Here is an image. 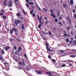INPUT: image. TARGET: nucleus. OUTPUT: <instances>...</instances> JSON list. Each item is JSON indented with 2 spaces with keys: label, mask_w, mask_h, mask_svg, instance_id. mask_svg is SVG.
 Listing matches in <instances>:
<instances>
[{
  "label": "nucleus",
  "mask_w": 76,
  "mask_h": 76,
  "mask_svg": "<svg viewBox=\"0 0 76 76\" xmlns=\"http://www.w3.org/2000/svg\"><path fill=\"white\" fill-rule=\"evenodd\" d=\"M43 10L44 12H47V9L46 8H43Z\"/></svg>",
  "instance_id": "nucleus-12"
},
{
  "label": "nucleus",
  "mask_w": 76,
  "mask_h": 76,
  "mask_svg": "<svg viewBox=\"0 0 76 76\" xmlns=\"http://www.w3.org/2000/svg\"><path fill=\"white\" fill-rule=\"evenodd\" d=\"M26 6L27 7H29V5L28 3L26 4Z\"/></svg>",
  "instance_id": "nucleus-28"
},
{
  "label": "nucleus",
  "mask_w": 76,
  "mask_h": 76,
  "mask_svg": "<svg viewBox=\"0 0 76 76\" xmlns=\"http://www.w3.org/2000/svg\"><path fill=\"white\" fill-rule=\"evenodd\" d=\"M23 12L24 13V15H26V12H25V11L24 10H23Z\"/></svg>",
  "instance_id": "nucleus-34"
},
{
  "label": "nucleus",
  "mask_w": 76,
  "mask_h": 76,
  "mask_svg": "<svg viewBox=\"0 0 76 76\" xmlns=\"http://www.w3.org/2000/svg\"><path fill=\"white\" fill-rule=\"evenodd\" d=\"M70 3L71 5H73V0H70Z\"/></svg>",
  "instance_id": "nucleus-7"
},
{
  "label": "nucleus",
  "mask_w": 76,
  "mask_h": 76,
  "mask_svg": "<svg viewBox=\"0 0 76 76\" xmlns=\"http://www.w3.org/2000/svg\"><path fill=\"white\" fill-rule=\"evenodd\" d=\"M27 70H28V71H29V70H31V69L29 68H27Z\"/></svg>",
  "instance_id": "nucleus-42"
},
{
  "label": "nucleus",
  "mask_w": 76,
  "mask_h": 76,
  "mask_svg": "<svg viewBox=\"0 0 76 76\" xmlns=\"http://www.w3.org/2000/svg\"><path fill=\"white\" fill-rule=\"evenodd\" d=\"M4 10H1V12L2 13H4Z\"/></svg>",
  "instance_id": "nucleus-46"
},
{
  "label": "nucleus",
  "mask_w": 76,
  "mask_h": 76,
  "mask_svg": "<svg viewBox=\"0 0 76 76\" xmlns=\"http://www.w3.org/2000/svg\"><path fill=\"white\" fill-rule=\"evenodd\" d=\"M48 58H51V56L50 55H49Z\"/></svg>",
  "instance_id": "nucleus-61"
},
{
  "label": "nucleus",
  "mask_w": 76,
  "mask_h": 76,
  "mask_svg": "<svg viewBox=\"0 0 76 76\" xmlns=\"http://www.w3.org/2000/svg\"><path fill=\"white\" fill-rule=\"evenodd\" d=\"M73 12H75V9L73 10Z\"/></svg>",
  "instance_id": "nucleus-62"
},
{
  "label": "nucleus",
  "mask_w": 76,
  "mask_h": 76,
  "mask_svg": "<svg viewBox=\"0 0 76 76\" xmlns=\"http://www.w3.org/2000/svg\"><path fill=\"white\" fill-rule=\"evenodd\" d=\"M62 67H65L66 66V64H64L61 65Z\"/></svg>",
  "instance_id": "nucleus-35"
},
{
  "label": "nucleus",
  "mask_w": 76,
  "mask_h": 76,
  "mask_svg": "<svg viewBox=\"0 0 76 76\" xmlns=\"http://www.w3.org/2000/svg\"><path fill=\"white\" fill-rule=\"evenodd\" d=\"M42 16H41L40 17V18H38V20H39V21H41V20H42Z\"/></svg>",
  "instance_id": "nucleus-10"
},
{
  "label": "nucleus",
  "mask_w": 76,
  "mask_h": 76,
  "mask_svg": "<svg viewBox=\"0 0 76 76\" xmlns=\"http://www.w3.org/2000/svg\"><path fill=\"white\" fill-rule=\"evenodd\" d=\"M9 49V47H6L5 50H7L8 49Z\"/></svg>",
  "instance_id": "nucleus-23"
},
{
  "label": "nucleus",
  "mask_w": 76,
  "mask_h": 76,
  "mask_svg": "<svg viewBox=\"0 0 76 76\" xmlns=\"http://www.w3.org/2000/svg\"><path fill=\"white\" fill-rule=\"evenodd\" d=\"M26 2L27 3H29V0H26Z\"/></svg>",
  "instance_id": "nucleus-48"
},
{
  "label": "nucleus",
  "mask_w": 76,
  "mask_h": 76,
  "mask_svg": "<svg viewBox=\"0 0 76 76\" xmlns=\"http://www.w3.org/2000/svg\"><path fill=\"white\" fill-rule=\"evenodd\" d=\"M19 64H21V65H23V64L20 62H19Z\"/></svg>",
  "instance_id": "nucleus-40"
},
{
  "label": "nucleus",
  "mask_w": 76,
  "mask_h": 76,
  "mask_svg": "<svg viewBox=\"0 0 76 76\" xmlns=\"http://www.w3.org/2000/svg\"><path fill=\"white\" fill-rule=\"evenodd\" d=\"M15 54L16 55H19V51H17L15 52Z\"/></svg>",
  "instance_id": "nucleus-11"
},
{
  "label": "nucleus",
  "mask_w": 76,
  "mask_h": 76,
  "mask_svg": "<svg viewBox=\"0 0 76 76\" xmlns=\"http://www.w3.org/2000/svg\"><path fill=\"white\" fill-rule=\"evenodd\" d=\"M59 24H60V25H62V23H61L60 22H59L58 23Z\"/></svg>",
  "instance_id": "nucleus-57"
},
{
  "label": "nucleus",
  "mask_w": 76,
  "mask_h": 76,
  "mask_svg": "<svg viewBox=\"0 0 76 76\" xmlns=\"http://www.w3.org/2000/svg\"><path fill=\"white\" fill-rule=\"evenodd\" d=\"M36 72L37 73H38V74H39V75H41V74H42V72H41V71H38L37 70H36Z\"/></svg>",
  "instance_id": "nucleus-4"
},
{
  "label": "nucleus",
  "mask_w": 76,
  "mask_h": 76,
  "mask_svg": "<svg viewBox=\"0 0 76 76\" xmlns=\"http://www.w3.org/2000/svg\"><path fill=\"white\" fill-rule=\"evenodd\" d=\"M3 63L5 65L7 70H9V64L6 61H4Z\"/></svg>",
  "instance_id": "nucleus-1"
},
{
  "label": "nucleus",
  "mask_w": 76,
  "mask_h": 76,
  "mask_svg": "<svg viewBox=\"0 0 76 76\" xmlns=\"http://www.w3.org/2000/svg\"><path fill=\"white\" fill-rule=\"evenodd\" d=\"M67 29L68 30H70V27L69 26L67 27Z\"/></svg>",
  "instance_id": "nucleus-56"
},
{
  "label": "nucleus",
  "mask_w": 76,
  "mask_h": 76,
  "mask_svg": "<svg viewBox=\"0 0 76 76\" xmlns=\"http://www.w3.org/2000/svg\"><path fill=\"white\" fill-rule=\"evenodd\" d=\"M52 60L53 62H54V63H55L56 62V60L54 59H52Z\"/></svg>",
  "instance_id": "nucleus-38"
},
{
  "label": "nucleus",
  "mask_w": 76,
  "mask_h": 76,
  "mask_svg": "<svg viewBox=\"0 0 76 76\" xmlns=\"http://www.w3.org/2000/svg\"><path fill=\"white\" fill-rule=\"evenodd\" d=\"M15 61H16L18 62V59H15Z\"/></svg>",
  "instance_id": "nucleus-55"
},
{
  "label": "nucleus",
  "mask_w": 76,
  "mask_h": 76,
  "mask_svg": "<svg viewBox=\"0 0 76 76\" xmlns=\"http://www.w3.org/2000/svg\"><path fill=\"white\" fill-rule=\"evenodd\" d=\"M37 8L38 9V10H41V11H42V10H41V8H39V6H37Z\"/></svg>",
  "instance_id": "nucleus-17"
},
{
  "label": "nucleus",
  "mask_w": 76,
  "mask_h": 76,
  "mask_svg": "<svg viewBox=\"0 0 76 76\" xmlns=\"http://www.w3.org/2000/svg\"><path fill=\"white\" fill-rule=\"evenodd\" d=\"M18 0H15V3L16 4V6H17L18 5L17 4V3H18Z\"/></svg>",
  "instance_id": "nucleus-19"
},
{
  "label": "nucleus",
  "mask_w": 76,
  "mask_h": 76,
  "mask_svg": "<svg viewBox=\"0 0 76 76\" xmlns=\"http://www.w3.org/2000/svg\"><path fill=\"white\" fill-rule=\"evenodd\" d=\"M46 48L47 50H48V49H49V48L48 47V46H46Z\"/></svg>",
  "instance_id": "nucleus-44"
},
{
  "label": "nucleus",
  "mask_w": 76,
  "mask_h": 76,
  "mask_svg": "<svg viewBox=\"0 0 76 76\" xmlns=\"http://www.w3.org/2000/svg\"><path fill=\"white\" fill-rule=\"evenodd\" d=\"M67 19L68 20V21L69 22H70V23H72V22L71 21V20H70V19L69 18V17H67Z\"/></svg>",
  "instance_id": "nucleus-6"
},
{
  "label": "nucleus",
  "mask_w": 76,
  "mask_h": 76,
  "mask_svg": "<svg viewBox=\"0 0 76 76\" xmlns=\"http://www.w3.org/2000/svg\"><path fill=\"white\" fill-rule=\"evenodd\" d=\"M70 57H72V58H74L76 57V55H70Z\"/></svg>",
  "instance_id": "nucleus-8"
},
{
  "label": "nucleus",
  "mask_w": 76,
  "mask_h": 76,
  "mask_svg": "<svg viewBox=\"0 0 76 76\" xmlns=\"http://www.w3.org/2000/svg\"><path fill=\"white\" fill-rule=\"evenodd\" d=\"M44 19H47V18L46 17H45L44 18Z\"/></svg>",
  "instance_id": "nucleus-63"
},
{
  "label": "nucleus",
  "mask_w": 76,
  "mask_h": 76,
  "mask_svg": "<svg viewBox=\"0 0 76 76\" xmlns=\"http://www.w3.org/2000/svg\"><path fill=\"white\" fill-rule=\"evenodd\" d=\"M41 24H39L38 26L39 28H41Z\"/></svg>",
  "instance_id": "nucleus-33"
},
{
  "label": "nucleus",
  "mask_w": 76,
  "mask_h": 76,
  "mask_svg": "<svg viewBox=\"0 0 76 76\" xmlns=\"http://www.w3.org/2000/svg\"><path fill=\"white\" fill-rule=\"evenodd\" d=\"M66 41L67 42H69V39H66Z\"/></svg>",
  "instance_id": "nucleus-27"
},
{
  "label": "nucleus",
  "mask_w": 76,
  "mask_h": 76,
  "mask_svg": "<svg viewBox=\"0 0 76 76\" xmlns=\"http://www.w3.org/2000/svg\"><path fill=\"white\" fill-rule=\"evenodd\" d=\"M3 17L4 19H6V16H4V15Z\"/></svg>",
  "instance_id": "nucleus-49"
},
{
  "label": "nucleus",
  "mask_w": 76,
  "mask_h": 76,
  "mask_svg": "<svg viewBox=\"0 0 76 76\" xmlns=\"http://www.w3.org/2000/svg\"><path fill=\"white\" fill-rule=\"evenodd\" d=\"M48 50L49 51H50V52H52V51H53V50L50 49V48H49Z\"/></svg>",
  "instance_id": "nucleus-26"
},
{
  "label": "nucleus",
  "mask_w": 76,
  "mask_h": 76,
  "mask_svg": "<svg viewBox=\"0 0 76 76\" xmlns=\"http://www.w3.org/2000/svg\"><path fill=\"white\" fill-rule=\"evenodd\" d=\"M72 51H76V50L75 49H72Z\"/></svg>",
  "instance_id": "nucleus-41"
},
{
  "label": "nucleus",
  "mask_w": 76,
  "mask_h": 76,
  "mask_svg": "<svg viewBox=\"0 0 76 76\" xmlns=\"http://www.w3.org/2000/svg\"><path fill=\"white\" fill-rule=\"evenodd\" d=\"M71 35H73V32H72V31H71Z\"/></svg>",
  "instance_id": "nucleus-59"
},
{
  "label": "nucleus",
  "mask_w": 76,
  "mask_h": 76,
  "mask_svg": "<svg viewBox=\"0 0 76 76\" xmlns=\"http://www.w3.org/2000/svg\"><path fill=\"white\" fill-rule=\"evenodd\" d=\"M0 15H4V13H0Z\"/></svg>",
  "instance_id": "nucleus-52"
},
{
  "label": "nucleus",
  "mask_w": 76,
  "mask_h": 76,
  "mask_svg": "<svg viewBox=\"0 0 76 76\" xmlns=\"http://www.w3.org/2000/svg\"><path fill=\"white\" fill-rule=\"evenodd\" d=\"M22 49V48H21V47H19L18 48V51H20V50H21V49Z\"/></svg>",
  "instance_id": "nucleus-24"
},
{
  "label": "nucleus",
  "mask_w": 76,
  "mask_h": 76,
  "mask_svg": "<svg viewBox=\"0 0 76 76\" xmlns=\"http://www.w3.org/2000/svg\"><path fill=\"white\" fill-rule=\"evenodd\" d=\"M50 11L51 13H53V11L52 10H50Z\"/></svg>",
  "instance_id": "nucleus-47"
},
{
  "label": "nucleus",
  "mask_w": 76,
  "mask_h": 76,
  "mask_svg": "<svg viewBox=\"0 0 76 76\" xmlns=\"http://www.w3.org/2000/svg\"><path fill=\"white\" fill-rule=\"evenodd\" d=\"M33 12H34V10H33L30 12V13H31V15H32V13H33Z\"/></svg>",
  "instance_id": "nucleus-30"
},
{
  "label": "nucleus",
  "mask_w": 76,
  "mask_h": 76,
  "mask_svg": "<svg viewBox=\"0 0 76 76\" xmlns=\"http://www.w3.org/2000/svg\"><path fill=\"white\" fill-rule=\"evenodd\" d=\"M29 4H34V3L32 2H30L29 3Z\"/></svg>",
  "instance_id": "nucleus-29"
},
{
  "label": "nucleus",
  "mask_w": 76,
  "mask_h": 76,
  "mask_svg": "<svg viewBox=\"0 0 76 76\" xmlns=\"http://www.w3.org/2000/svg\"><path fill=\"white\" fill-rule=\"evenodd\" d=\"M64 35L65 36V37H66V36H67V34L65 33V34H64Z\"/></svg>",
  "instance_id": "nucleus-45"
},
{
  "label": "nucleus",
  "mask_w": 76,
  "mask_h": 76,
  "mask_svg": "<svg viewBox=\"0 0 76 76\" xmlns=\"http://www.w3.org/2000/svg\"><path fill=\"white\" fill-rule=\"evenodd\" d=\"M1 53L2 54H4V50H1Z\"/></svg>",
  "instance_id": "nucleus-13"
},
{
  "label": "nucleus",
  "mask_w": 76,
  "mask_h": 76,
  "mask_svg": "<svg viewBox=\"0 0 76 76\" xmlns=\"http://www.w3.org/2000/svg\"><path fill=\"white\" fill-rule=\"evenodd\" d=\"M14 50H16L17 49V48H16V46H15L14 47Z\"/></svg>",
  "instance_id": "nucleus-37"
},
{
  "label": "nucleus",
  "mask_w": 76,
  "mask_h": 76,
  "mask_svg": "<svg viewBox=\"0 0 76 76\" xmlns=\"http://www.w3.org/2000/svg\"><path fill=\"white\" fill-rule=\"evenodd\" d=\"M62 17L61 16H60L59 18V19H61Z\"/></svg>",
  "instance_id": "nucleus-53"
},
{
  "label": "nucleus",
  "mask_w": 76,
  "mask_h": 76,
  "mask_svg": "<svg viewBox=\"0 0 76 76\" xmlns=\"http://www.w3.org/2000/svg\"><path fill=\"white\" fill-rule=\"evenodd\" d=\"M55 20L56 22H58V20L57 19V18H55Z\"/></svg>",
  "instance_id": "nucleus-31"
},
{
  "label": "nucleus",
  "mask_w": 76,
  "mask_h": 76,
  "mask_svg": "<svg viewBox=\"0 0 76 76\" xmlns=\"http://www.w3.org/2000/svg\"><path fill=\"white\" fill-rule=\"evenodd\" d=\"M74 16V18H75V19H76V15H75Z\"/></svg>",
  "instance_id": "nucleus-60"
},
{
  "label": "nucleus",
  "mask_w": 76,
  "mask_h": 76,
  "mask_svg": "<svg viewBox=\"0 0 76 76\" xmlns=\"http://www.w3.org/2000/svg\"><path fill=\"white\" fill-rule=\"evenodd\" d=\"M12 1H10L9 2V6H10V7H11V6H12Z\"/></svg>",
  "instance_id": "nucleus-2"
},
{
  "label": "nucleus",
  "mask_w": 76,
  "mask_h": 76,
  "mask_svg": "<svg viewBox=\"0 0 76 76\" xmlns=\"http://www.w3.org/2000/svg\"><path fill=\"white\" fill-rule=\"evenodd\" d=\"M73 42L74 43H76V40H73Z\"/></svg>",
  "instance_id": "nucleus-51"
},
{
  "label": "nucleus",
  "mask_w": 76,
  "mask_h": 76,
  "mask_svg": "<svg viewBox=\"0 0 76 76\" xmlns=\"http://www.w3.org/2000/svg\"><path fill=\"white\" fill-rule=\"evenodd\" d=\"M14 31V30H13V29H12L11 30L10 32V33L11 34H13V31Z\"/></svg>",
  "instance_id": "nucleus-15"
},
{
  "label": "nucleus",
  "mask_w": 76,
  "mask_h": 76,
  "mask_svg": "<svg viewBox=\"0 0 76 76\" xmlns=\"http://www.w3.org/2000/svg\"><path fill=\"white\" fill-rule=\"evenodd\" d=\"M64 62H66V63H70V61H69V60L68 61H64Z\"/></svg>",
  "instance_id": "nucleus-16"
},
{
  "label": "nucleus",
  "mask_w": 76,
  "mask_h": 76,
  "mask_svg": "<svg viewBox=\"0 0 76 76\" xmlns=\"http://www.w3.org/2000/svg\"><path fill=\"white\" fill-rule=\"evenodd\" d=\"M4 6H7V4H6V1L5 0L4 1Z\"/></svg>",
  "instance_id": "nucleus-9"
},
{
  "label": "nucleus",
  "mask_w": 76,
  "mask_h": 76,
  "mask_svg": "<svg viewBox=\"0 0 76 76\" xmlns=\"http://www.w3.org/2000/svg\"><path fill=\"white\" fill-rule=\"evenodd\" d=\"M16 39L17 40H18V41H20V39L18 38H17Z\"/></svg>",
  "instance_id": "nucleus-54"
},
{
  "label": "nucleus",
  "mask_w": 76,
  "mask_h": 76,
  "mask_svg": "<svg viewBox=\"0 0 76 76\" xmlns=\"http://www.w3.org/2000/svg\"><path fill=\"white\" fill-rule=\"evenodd\" d=\"M33 17H35V14L34 13L33 14Z\"/></svg>",
  "instance_id": "nucleus-43"
},
{
  "label": "nucleus",
  "mask_w": 76,
  "mask_h": 76,
  "mask_svg": "<svg viewBox=\"0 0 76 76\" xmlns=\"http://www.w3.org/2000/svg\"><path fill=\"white\" fill-rule=\"evenodd\" d=\"M46 73H47V74H48V75H49L50 76H54V75H53L52 74V73H51V72H46Z\"/></svg>",
  "instance_id": "nucleus-3"
},
{
  "label": "nucleus",
  "mask_w": 76,
  "mask_h": 76,
  "mask_svg": "<svg viewBox=\"0 0 76 76\" xmlns=\"http://www.w3.org/2000/svg\"><path fill=\"white\" fill-rule=\"evenodd\" d=\"M49 35H51V32L49 31Z\"/></svg>",
  "instance_id": "nucleus-36"
},
{
  "label": "nucleus",
  "mask_w": 76,
  "mask_h": 76,
  "mask_svg": "<svg viewBox=\"0 0 76 76\" xmlns=\"http://www.w3.org/2000/svg\"><path fill=\"white\" fill-rule=\"evenodd\" d=\"M39 22L41 24H42V25H43V23H42V22L41 21H39Z\"/></svg>",
  "instance_id": "nucleus-32"
},
{
  "label": "nucleus",
  "mask_w": 76,
  "mask_h": 76,
  "mask_svg": "<svg viewBox=\"0 0 76 76\" xmlns=\"http://www.w3.org/2000/svg\"><path fill=\"white\" fill-rule=\"evenodd\" d=\"M64 6L65 7H66V4H64Z\"/></svg>",
  "instance_id": "nucleus-39"
},
{
  "label": "nucleus",
  "mask_w": 76,
  "mask_h": 76,
  "mask_svg": "<svg viewBox=\"0 0 76 76\" xmlns=\"http://www.w3.org/2000/svg\"><path fill=\"white\" fill-rule=\"evenodd\" d=\"M16 15L17 16H20V14L19 13H18L16 14Z\"/></svg>",
  "instance_id": "nucleus-14"
},
{
  "label": "nucleus",
  "mask_w": 76,
  "mask_h": 76,
  "mask_svg": "<svg viewBox=\"0 0 76 76\" xmlns=\"http://www.w3.org/2000/svg\"><path fill=\"white\" fill-rule=\"evenodd\" d=\"M50 15L51 16H52V17H53L54 18H56V16H55L54 14H53V13H51L50 14Z\"/></svg>",
  "instance_id": "nucleus-5"
},
{
  "label": "nucleus",
  "mask_w": 76,
  "mask_h": 76,
  "mask_svg": "<svg viewBox=\"0 0 76 76\" xmlns=\"http://www.w3.org/2000/svg\"><path fill=\"white\" fill-rule=\"evenodd\" d=\"M38 19L39 18V15H37Z\"/></svg>",
  "instance_id": "nucleus-58"
},
{
  "label": "nucleus",
  "mask_w": 76,
  "mask_h": 76,
  "mask_svg": "<svg viewBox=\"0 0 76 76\" xmlns=\"http://www.w3.org/2000/svg\"><path fill=\"white\" fill-rule=\"evenodd\" d=\"M72 43V41H70V44H71V43Z\"/></svg>",
  "instance_id": "nucleus-64"
},
{
  "label": "nucleus",
  "mask_w": 76,
  "mask_h": 76,
  "mask_svg": "<svg viewBox=\"0 0 76 76\" xmlns=\"http://www.w3.org/2000/svg\"><path fill=\"white\" fill-rule=\"evenodd\" d=\"M14 31H15V32H16L17 31V29L15 28H14Z\"/></svg>",
  "instance_id": "nucleus-21"
},
{
  "label": "nucleus",
  "mask_w": 76,
  "mask_h": 76,
  "mask_svg": "<svg viewBox=\"0 0 76 76\" xmlns=\"http://www.w3.org/2000/svg\"><path fill=\"white\" fill-rule=\"evenodd\" d=\"M24 56H25L26 57V58H27V56H26V54H25L24 55Z\"/></svg>",
  "instance_id": "nucleus-50"
},
{
  "label": "nucleus",
  "mask_w": 76,
  "mask_h": 76,
  "mask_svg": "<svg viewBox=\"0 0 76 76\" xmlns=\"http://www.w3.org/2000/svg\"><path fill=\"white\" fill-rule=\"evenodd\" d=\"M22 29H25V26H24V25L23 24L22 25Z\"/></svg>",
  "instance_id": "nucleus-20"
},
{
  "label": "nucleus",
  "mask_w": 76,
  "mask_h": 76,
  "mask_svg": "<svg viewBox=\"0 0 76 76\" xmlns=\"http://www.w3.org/2000/svg\"><path fill=\"white\" fill-rule=\"evenodd\" d=\"M15 24H16V25H18V24L19 23L18 21H16L15 22Z\"/></svg>",
  "instance_id": "nucleus-22"
},
{
  "label": "nucleus",
  "mask_w": 76,
  "mask_h": 76,
  "mask_svg": "<svg viewBox=\"0 0 76 76\" xmlns=\"http://www.w3.org/2000/svg\"><path fill=\"white\" fill-rule=\"evenodd\" d=\"M42 33H43L44 35H47L48 34V33H45L43 31H42Z\"/></svg>",
  "instance_id": "nucleus-18"
},
{
  "label": "nucleus",
  "mask_w": 76,
  "mask_h": 76,
  "mask_svg": "<svg viewBox=\"0 0 76 76\" xmlns=\"http://www.w3.org/2000/svg\"><path fill=\"white\" fill-rule=\"evenodd\" d=\"M60 13L58 12L57 13V16L58 17H59L60 16Z\"/></svg>",
  "instance_id": "nucleus-25"
}]
</instances>
